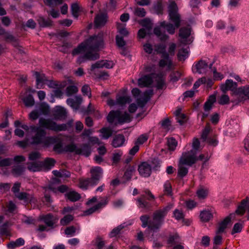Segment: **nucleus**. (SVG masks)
Here are the masks:
<instances>
[{
	"instance_id": "412c9836",
	"label": "nucleus",
	"mask_w": 249,
	"mask_h": 249,
	"mask_svg": "<svg viewBox=\"0 0 249 249\" xmlns=\"http://www.w3.org/2000/svg\"><path fill=\"white\" fill-rule=\"evenodd\" d=\"M152 74L145 75L140 78L138 80V83L141 87H148L153 82V78L151 76Z\"/></svg>"
},
{
	"instance_id": "4d7b16f0",
	"label": "nucleus",
	"mask_w": 249,
	"mask_h": 249,
	"mask_svg": "<svg viewBox=\"0 0 249 249\" xmlns=\"http://www.w3.org/2000/svg\"><path fill=\"white\" fill-rule=\"evenodd\" d=\"M67 103L72 108L78 109V96H75V99L68 98L67 100Z\"/></svg>"
},
{
	"instance_id": "f03ea898",
	"label": "nucleus",
	"mask_w": 249,
	"mask_h": 249,
	"mask_svg": "<svg viewBox=\"0 0 249 249\" xmlns=\"http://www.w3.org/2000/svg\"><path fill=\"white\" fill-rule=\"evenodd\" d=\"M172 208V205H168L162 208L156 210L153 213L151 219L148 214L141 216L140 219L142 222V227H147L150 231L153 232L159 231L164 223L166 216Z\"/></svg>"
},
{
	"instance_id": "c756f323",
	"label": "nucleus",
	"mask_w": 249,
	"mask_h": 249,
	"mask_svg": "<svg viewBox=\"0 0 249 249\" xmlns=\"http://www.w3.org/2000/svg\"><path fill=\"white\" fill-rule=\"evenodd\" d=\"M4 36L5 41L11 43L14 47H18V39L12 34L9 32H6Z\"/></svg>"
},
{
	"instance_id": "cd10ccee",
	"label": "nucleus",
	"mask_w": 249,
	"mask_h": 249,
	"mask_svg": "<svg viewBox=\"0 0 249 249\" xmlns=\"http://www.w3.org/2000/svg\"><path fill=\"white\" fill-rule=\"evenodd\" d=\"M101 134L100 137L105 140L108 139L113 134V130L111 128L108 127H103L99 130Z\"/></svg>"
},
{
	"instance_id": "de8ad7c7",
	"label": "nucleus",
	"mask_w": 249,
	"mask_h": 249,
	"mask_svg": "<svg viewBox=\"0 0 249 249\" xmlns=\"http://www.w3.org/2000/svg\"><path fill=\"white\" fill-rule=\"evenodd\" d=\"M73 216L71 214H67L60 221V224L62 226H66L69 224L73 220Z\"/></svg>"
},
{
	"instance_id": "f3484780",
	"label": "nucleus",
	"mask_w": 249,
	"mask_h": 249,
	"mask_svg": "<svg viewBox=\"0 0 249 249\" xmlns=\"http://www.w3.org/2000/svg\"><path fill=\"white\" fill-rule=\"evenodd\" d=\"M237 84L233 81L232 80L228 79L226 81L225 84L221 86V90L226 93L228 90H231L232 91V94L234 95V91L237 88Z\"/></svg>"
},
{
	"instance_id": "a19ab883",
	"label": "nucleus",
	"mask_w": 249,
	"mask_h": 249,
	"mask_svg": "<svg viewBox=\"0 0 249 249\" xmlns=\"http://www.w3.org/2000/svg\"><path fill=\"white\" fill-rule=\"evenodd\" d=\"M208 192L207 189L201 187L197 190L196 194L199 199H204L207 197Z\"/></svg>"
},
{
	"instance_id": "774afa93",
	"label": "nucleus",
	"mask_w": 249,
	"mask_h": 249,
	"mask_svg": "<svg viewBox=\"0 0 249 249\" xmlns=\"http://www.w3.org/2000/svg\"><path fill=\"white\" fill-rule=\"evenodd\" d=\"M63 148L64 147L63 146L62 143L60 142L54 144L53 147V150L58 154H61L64 152V151H63Z\"/></svg>"
},
{
	"instance_id": "0e129e2a",
	"label": "nucleus",
	"mask_w": 249,
	"mask_h": 249,
	"mask_svg": "<svg viewBox=\"0 0 249 249\" xmlns=\"http://www.w3.org/2000/svg\"><path fill=\"white\" fill-rule=\"evenodd\" d=\"M148 139V136L147 134H142L138 138L135 143L137 144L138 145H139L140 144H142L147 141Z\"/></svg>"
},
{
	"instance_id": "052dcab7",
	"label": "nucleus",
	"mask_w": 249,
	"mask_h": 249,
	"mask_svg": "<svg viewBox=\"0 0 249 249\" xmlns=\"http://www.w3.org/2000/svg\"><path fill=\"white\" fill-rule=\"evenodd\" d=\"M219 104L221 105H227L230 103V98L228 95H222L218 100Z\"/></svg>"
},
{
	"instance_id": "6e6552de",
	"label": "nucleus",
	"mask_w": 249,
	"mask_h": 249,
	"mask_svg": "<svg viewBox=\"0 0 249 249\" xmlns=\"http://www.w3.org/2000/svg\"><path fill=\"white\" fill-rule=\"evenodd\" d=\"M234 96L235 98L232 99L231 102L235 105L249 100V85H246L235 89L234 91Z\"/></svg>"
},
{
	"instance_id": "9b49d317",
	"label": "nucleus",
	"mask_w": 249,
	"mask_h": 249,
	"mask_svg": "<svg viewBox=\"0 0 249 249\" xmlns=\"http://www.w3.org/2000/svg\"><path fill=\"white\" fill-rule=\"evenodd\" d=\"M15 196L20 200L23 201L25 204H36L37 199L32 194L27 193L26 192H20L18 194H15Z\"/></svg>"
},
{
	"instance_id": "4c0bfd02",
	"label": "nucleus",
	"mask_w": 249,
	"mask_h": 249,
	"mask_svg": "<svg viewBox=\"0 0 249 249\" xmlns=\"http://www.w3.org/2000/svg\"><path fill=\"white\" fill-rule=\"evenodd\" d=\"M10 225V222L7 221L0 226V236L9 235L10 232L8 228Z\"/></svg>"
},
{
	"instance_id": "c9c22d12",
	"label": "nucleus",
	"mask_w": 249,
	"mask_h": 249,
	"mask_svg": "<svg viewBox=\"0 0 249 249\" xmlns=\"http://www.w3.org/2000/svg\"><path fill=\"white\" fill-rule=\"evenodd\" d=\"M26 107H31L35 105V100L33 96L29 94L27 96L21 98Z\"/></svg>"
},
{
	"instance_id": "1a4fd4ad",
	"label": "nucleus",
	"mask_w": 249,
	"mask_h": 249,
	"mask_svg": "<svg viewBox=\"0 0 249 249\" xmlns=\"http://www.w3.org/2000/svg\"><path fill=\"white\" fill-rule=\"evenodd\" d=\"M197 161L196 152L194 150L182 153L179 160V162L181 164H184L188 166H192Z\"/></svg>"
},
{
	"instance_id": "5701e85b",
	"label": "nucleus",
	"mask_w": 249,
	"mask_h": 249,
	"mask_svg": "<svg viewBox=\"0 0 249 249\" xmlns=\"http://www.w3.org/2000/svg\"><path fill=\"white\" fill-rule=\"evenodd\" d=\"M42 170L48 171L51 170L55 165V160L53 158H47L44 161H41Z\"/></svg>"
},
{
	"instance_id": "e433bc0d",
	"label": "nucleus",
	"mask_w": 249,
	"mask_h": 249,
	"mask_svg": "<svg viewBox=\"0 0 249 249\" xmlns=\"http://www.w3.org/2000/svg\"><path fill=\"white\" fill-rule=\"evenodd\" d=\"M184 164H181L178 162V176L180 178L185 177L188 173V168L184 166Z\"/></svg>"
},
{
	"instance_id": "72a5a7b5",
	"label": "nucleus",
	"mask_w": 249,
	"mask_h": 249,
	"mask_svg": "<svg viewBox=\"0 0 249 249\" xmlns=\"http://www.w3.org/2000/svg\"><path fill=\"white\" fill-rule=\"evenodd\" d=\"M120 110H111L110 111L107 117V121L109 124H112L115 119L118 121V117L119 116Z\"/></svg>"
},
{
	"instance_id": "e2e57ef3",
	"label": "nucleus",
	"mask_w": 249,
	"mask_h": 249,
	"mask_svg": "<svg viewBox=\"0 0 249 249\" xmlns=\"http://www.w3.org/2000/svg\"><path fill=\"white\" fill-rule=\"evenodd\" d=\"M160 124L163 129L166 130H169L170 126L171 125V122L169 118H166L162 120Z\"/></svg>"
},
{
	"instance_id": "7ed1b4c3",
	"label": "nucleus",
	"mask_w": 249,
	"mask_h": 249,
	"mask_svg": "<svg viewBox=\"0 0 249 249\" xmlns=\"http://www.w3.org/2000/svg\"><path fill=\"white\" fill-rule=\"evenodd\" d=\"M38 124L39 127L35 125L30 126L31 129L35 132H38V129H45L54 132H59L68 130L72 126V121H69L66 124H57L55 122L50 118H40Z\"/></svg>"
},
{
	"instance_id": "ea45409f",
	"label": "nucleus",
	"mask_w": 249,
	"mask_h": 249,
	"mask_svg": "<svg viewBox=\"0 0 249 249\" xmlns=\"http://www.w3.org/2000/svg\"><path fill=\"white\" fill-rule=\"evenodd\" d=\"M135 171V169L134 166H128L126 168L123 178L126 180V181H129L131 179L133 173Z\"/></svg>"
},
{
	"instance_id": "09e8293b",
	"label": "nucleus",
	"mask_w": 249,
	"mask_h": 249,
	"mask_svg": "<svg viewBox=\"0 0 249 249\" xmlns=\"http://www.w3.org/2000/svg\"><path fill=\"white\" fill-rule=\"evenodd\" d=\"M153 9L158 15H162L163 11V6L161 0H158L157 2L154 5Z\"/></svg>"
},
{
	"instance_id": "393cba45",
	"label": "nucleus",
	"mask_w": 249,
	"mask_h": 249,
	"mask_svg": "<svg viewBox=\"0 0 249 249\" xmlns=\"http://www.w3.org/2000/svg\"><path fill=\"white\" fill-rule=\"evenodd\" d=\"M34 75L36 78V88L40 89L45 82L48 81L44 74H40L39 72H35Z\"/></svg>"
},
{
	"instance_id": "c03bdc74",
	"label": "nucleus",
	"mask_w": 249,
	"mask_h": 249,
	"mask_svg": "<svg viewBox=\"0 0 249 249\" xmlns=\"http://www.w3.org/2000/svg\"><path fill=\"white\" fill-rule=\"evenodd\" d=\"M164 194L167 196H172L173 195L172 185L170 182L166 181L163 185Z\"/></svg>"
},
{
	"instance_id": "3c124183",
	"label": "nucleus",
	"mask_w": 249,
	"mask_h": 249,
	"mask_svg": "<svg viewBox=\"0 0 249 249\" xmlns=\"http://www.w3.org/2000/svg\"><path fill=\"white\" fill-rule=\"evenodd\" d=\"M63 151H64V152H75L76 154H78V149L76 145L73 143L67 144L64 146Z\"/></svg>"
},
{
	"instance_id": "8fccbe9b",
	"label": "nucleus",
	"mask_w": 249,
	"mask_h": 249,
	"mask_svg": "<svg viewBox=\"0 0 249 249\" xmlns=\"http://www.w3.org/2000/svg\"><path fill=\"white\" fill-rule=\"evenodd\" d=\"M131 101V99L128 96H119L116 98V104L120 105H124Z\"/></svg>"
},
{
	"instance_id": "864d4df0",
	"label": "nucleus",
	"mask_w": 249,
	"mask_h": 249,
	"mask_svg": "<svg viewBox=\"0 0 249 249\" xmlns=\"http://www.w3.org/2000/svg\"><path fill=\"white\" fill-rule=\"evenodd\" d=\"M69 200L72 202H75L78 200V193L74 191H71L65 195Z\"/></svg>"
},
{
	"instance_id": "6e6d98bb",
	"label": "nucleus",
	"mask_w": 249,
	"mask_h": 249,
	"mask_svg": "<svg viewBox=\"0 0 249 249\" xmlns=\"http://www.w3.org/2000/svg\"><path fill=\"white\" fill-rule=\"evenodd\" d=\"M167 143L169 149L170 151H174L177 146L178 142L175 138L172 137L168 140Z\"/></svg>"
},
{
	"instance_id": "bb28decb",
	"label": "nucleus",
	"mask_w": 249,
	"mask_h": 249,
	"mask_svg": "<svg viewBox=\"0 0 249 249\" xmlns=\"http://www.w3.org/2000/svg\"><path fill=\"white\" fill-rule=\"evenodd\" d=\"M156 88L158 89H162L166 88L165 79L161 73H158L156 77Z\"/></svg>"
},
{
	"instance_id": "f704fd0d",
	"label": "nucleus",
	"mask_w": 249,
	"mask_h": 249,
	"mask_svg": "<svg viewBox=\"0 0 249 249\" xmlns=\"http://www.w3.org/2000/svg\"><path fill=\"white\" fill-rule=\"evenodd\" d=\"M25 167L23 165H17L13 167L12 170V174L15 177L21 175L25 171Z\"/></svg>"
},
{
	"instance_id": "680f3d73",
	"label": "nucleus",
	"mask_w": 249,
	"mask_h": 249,
	"mask_svg": "<svg viewBox=\"0 0 249 249\" xmlns=\"http://www.w3.org/2000/svg\"><path fill=\"white\" fill-rule=\"evenodd\" d=\"M124 228L123 225H120L116 228L113 229L109 234L110 237H113L120 233L121 231Z\"/></svg>"
},
{
	"instance_id": "bf43d9fd",
	"label": "nucleus",
	"mask_w": 249,
	"mask_h": 249,
	"mask_svg": "<svg viewBox=\"0 0 249 249\" xmlns=\"http://www.w3.org/2000/svg\"><path fill=\"white\" fill-rule=\"evenodd\" d=\"M243 228V225L240 223H236L233 227V228L231 231V234L233 235L236 233L240 232Z\"/></svg>"
},
{
	"instance_id": "338daca9",
	"label": "nucleus",
	"mask_w": 249,
	"mask_h": 249,
	"mask_svg": "<svg viewBox=\"0 0 249 249\" xmlns=\"http://www.w3.org/2000/svg\"><path fill=\"white\" fill-rule=\"evenodd\" d=\"M134 13L135 15L142 18L145 17L146 15V11L143 8L137 7L135 9Z\"/></svg>"
},
{
	"instance_id": "37998d69",
	"label": "nucleus",
	"mask_w": 249,
	"mask_h": 249,
	"mask_svg": "<svg viewBox=\"0 0 249 249\" xmlns=\"http://www.w3.org/2000/svg\"><path fill=\"white\" fill-rule=\"evenodd\" d=\"M131 121V119L130 115L125 112L124 114H122L121 111H120L119 116L118 117V123L120 124H123L126 122H130Z\"/></svg>"
},
{
	"instance_id": "69168bd1",
	"label": "nucleus",
	"mask_w": 249,
	"mask_h": 249,
	"mask_svg": "<svg viewBox=\"0 0 249 249\" xmlns=\"http://www.w3.org/2000/svg\"><path fill=\"white\" fill-rule=\"evenodd\" d=\"M78 91L77 87L75 86H69L67 87L66 92L68 96H70L74 93H75Z\"/></svg>"
},
{
	"instance_id": "f257e3e1",
	"label": "nucleus",
	"mask_w": 249,
	"mask_h": 249,
	"mask_svg": "<svg viewBox=\"0 0 249 249\" xmlns=\"http://www.w3.org/2000/svg\"><path fill=\"white\" fill-rule=\"evenodd\" d=\"M104 45L102 33L90 36L84 42L79 45V54L83 50H88L83 56H79V62L81 63L87 60L94 61L99 59L100 55L97 52L103 48Z\"/></svg>"
},
{
	"instance_id": "6ab92c4d",
	"label": "nucleus",
	"mask_w": 249,
	"mask_h": 249,
	"mask_svg": "<svg viewBox=\"0 0 249 249\" xmlns=\"http://www.w3.org/2000/svg\"><path fill=\"white\" fill-rule=\"evenodd\" d=\"M249 201V197H246L241 200L240 204L237 206V209L234 212V216L237 214L239 216L243 215L246 212V207L247 203Z\"/></svg>"
},
{
	"instance_id": "dca6fc26",
	"label": "nucleus",
	"mask_w": 249,
	"mask_h": 249,
	"mask_svg": "<svg viewBox=\"0 0 249 249\" xmlns=\"http://www.w3.org/2000/svg\"><path fill=\"white\" fill-rule=\"evenodd\" d=\"M47 226L51 228H54V225L56 223V219L53 216L52 213H49L46 215L41 216L40 218Z\"/></svg>"
},
{
	"instance_id": "2eb2a0df",
	"label": "nucleus",
	"mask_w": 249,
	"mask_h": 249,
	"mask_svg": "<svg viewBox=\"0 0 249 249\" xmlns=\"http://www.w3.org/2000/svg\"><path fill=\"white\" fill-rule=\"evenodd\" d=\"M107 16L105 13L97 14L94 18V26L96 28H100L105 25L107 21Z\"/></svg>"
},
{
	"instance_id": "a211bd4d",
	"label": "nucleus",
	"mask_w": 249,
	"mask_h": 249,
	"mask_svg": "<svg viewBox=\"0 0 249 249\" xmlns=\"http://www.w3.org/2000/svg\"><path fill=\"white\" fill-rule=\"evenodd\" d=\"M67 116L66 110L63 107L57 106L53 111V116L56 120H65Z\"/></svg>"
},
{
	"instance_id": "9d476101",
	"label": "nucleus",
	"mask_w": 249,
	"mask_h": 249,
	"mask_svg": "<svg viewBox=\"0 0 249 249\" xmlns=\"http://www.w3.org/2000/svg\"><path fill=\"white\" fill-rule=\"evenodd\" d=\"M91 178H89L91 181L92 186H95L97 185L102 178L103 170L99 166H96L90 169Z\"/></svg>"
},
{
	"instance_id": "aec40b11",
	"label": "nucleus",
	"mask_w": 249,
	"mask_h": 249,
	"mask_svg": "<svg viewBox=\"0 0 249 249\" xmlns=\"http://www.w3.org/2000/svg\"><path fill=\"white\" fill-rule=\"evenodd\" d=\"M82 101V97L79 95V112L83 115H89L91 114L92 111L91 104L89 103L86 107L81 105Z\"/></svg>"
},
{
	"instance_id": "4be33fe9",
	"label": "nucleus",
	"mask_w": 249,
	"mask_h": 249,
	"mask_svg": "<svg viewBox=\"0 0 249 249\" xmlns=\"http://www.w3.org/2000/svg\"><path fill=\"white\" fill-rule=\"evenodd\" d=\"M125 142V138L122 134H119L115 135L112 141L111 144L114 148L119 147L122 146Z\"/></svg>"
},
{
	"instance_id": "c85d7f7f",
	"label": "nucleus",
	"mask_w": 249,
	"mask_h": 249,
	"mask_svg": "<svg viewBox=\"0 0 249 249\" xmlns=\"http://www.w3.org/2000/svg\"><path fill=\"white\" fill-rule=\"evenodd\" d=\"M37 20L40 27L46 28L53 26V21L49 18L46 19L42 16H40Z\"/></svg>"
},
{
	"instance_id": "f8f14e48",
	"label": "nucleus",
	"mask_w": 249,
	"mask_h": 249,
	"mask_svg": "<svg viewBox=\"0 0 249 249\" xmlns=\"http://www.w3.org/2000/svg\"><path fill=\"white\" fill-rule=\"evenodd\" d=\"M138 170L140 175L144 178L150 177L152 173L151 166L146 161L141 162L138 166Z\"/></svg>"
},
{
	"instance_id": "49530a36",
	"label": "nucleus",
	"mask_w": 249,
	"mask_h": 249,
	"mask_svg": "<svg viewBox=\"0 0 249 249\" xmlns=\"http://www.w3.org/2000/svg\"><path fill=\"white\" fill-rule=\"evenodd\" d=\"M191 35V30L189 28L186 27H182L179 29V36L181 38H187Z\"/></svg>"
},
{
	"instance_id": "2f4dec72",
	"label": "nucleus",
	"mask_w": 249,
	"mask_h": 249,
	"mask_svg": "<svg viewBox=\"0 0 249 249\" xmlns=\"http://www.w3.org/2000/svg\"><path fill=\"white\" fill-rule=\"evenodd\" d=\"M91 152V146L89 144H84L79 148V155L89 157Z\"/></svg>"
},
{
	"instance_id": "a878e982",
	"label": "nucleus",
	"mask_w": 249,
	"mask_h": 249,
	"mask_svg": "<svg viewBox=\"0 0 249 249\" xmlns=\"http://www.w3.org/2000/svg\"><path fill=\"white\" fill-rule=\"evenodd\" d=\"M196 72L198 73H205L208 68V63L204 60H200L195 65Z\"/></svg>"
},
{
	"instance_id": "603ef678",
	"label": "nucleus",
	"mask_w": 249,
	"mask_h": 249,
	"mask_svg": "<svg viewBox=\"0 0 249 249\" xmlns=\"http://www.w3.org/2000/svg\"><path fill=\"white\" fill-rule=\"evenodd\" d=\"M103 62L104 60H100L97 61L94 64H93L91 66L90 71H92L94 74H96V72L98 71L96 69L103 68Z\"/></svg>"
},
{
	"instance_id": "4468645a",
	"label": "nucleus",
	"mask_w": 249,
	"mask_h": 249,
	"mask_svg": "<svg viewBox=\"0 0 249 249\" xmlns=\"http://www.w3.org/2000/svg\"><path fill=\"white\" fill-rule=\"evenodd\" d=\"M108 201L107 200V198L101 201L100 202L98 203L96 205L94 206L89 208V209L84 211L83 213L82 214L81 216H87L91 214L95 211L98 210L99 209L105 206L107 204Z\"/></svg>"
},
{
	"instance_id": "39448f33",
	"label": "nucleus",
	"mask_w": 249,
	"mask_h": 249,
	"mask_svg": "<svg viewBox=\"0 0 249 249\" xmlns=\"http://www.w3.org/2000/svg\"><path fill=\"white\" fill-rule=\"evenodd\" d=\"M47 132L45 129H38L35 135L32 137L31 144L32 145L41 144L44 147H48L52 144L56 142L57 139L53 136H46Z\"/></svg>"
},
{
	"instance_id": "0eeeda50",
	"label": "nucleus",
	"mask_w": 249,
	"mask_h": 249,
	"mask_svg": "<svg viewBox=\"0 0 249 249\" xmlns=\"http://www.w3.org/2000/svg\"><path fill=\"white\" fill-rule=\"evenodd\" d=\"M156 47L157 52L161 54L162 59L159 61V66L161 68L167 66L168 68L170 69L173 62L171 58L169 56V53L166 51V45L164 44L160 43L157 45Z\"/></svg>"
},
{
	"instance_id": "20e7f679",
	"label": "nucleus",
	"mask_w": 249,
	"mask_h": 249,
	"mask_svg": "<svg viewBox=\"0 0 249 249\" xmlns=\"http://www.w3.org/2000/svg\"><path fill=\"white\" fill-rule=\"evenodd\" d=\"M169 19L174 23L173 25L164 21L160 23V26L165 29L167 32L171 35L175 33V30L180 26L181 17L178 13V7L175 1L171 2L168 6Z\"/></svg>"
},
{
	"instance_id": "423d86ee",
	"label": "nucleus",
	"mask_w": 249,
	"mask_h": 249,
	"mask_svg": "<svg viewBox=\"0 0 249 249\" xmlns=\"http://www.w3.org/2000/svg\"><path fill=\"white\" fill-rule=\"evenodd\" d=\"M143 193V194L141 195L136 199L137 206L140 209H143L147 211H149L151 210L152 206L147 200L149 201L154 200L155 197L148 189L144 190Z\"/></svg>"
},
{
	"instance_id": "5fc2aeb1",
	"label": "nucleus",
	"mask_w": 249,
	"mask_h": 249,
	"mask_svg": "<svg viewBox=\"0 0 249 249\" xmlns=\"http://www.w3.org/2000/svg\"><path fill=\"white\" fill-rule=\"evenodd\" d=\"M211 128L210 126V125L209 123H207L204 128V129L203 130L202 134H201V139L203 140V141H206L207 139V138L210 132L211 131Z\"/></svg>"
},
{
	"instance_id": "473e14b6",
	"label": "nucleus",
	"mask_w": 249,
	"mask_h": 249,
	"mask_svg": "<svg viewBox=\"0 0 249 249\" xmlns=\"http://www.w3.org/2000/svg\"><path fill=\"white\" fill-rule=\"evenodd\" d=\"M216 101L215 96L211 95L207 101L204 103V109L205 112H209L212 109L213 105Z\"/></svg>"
},
{
	"instance_id": "58836bf2",
	"label": "nucleus",
	"mask_w": 249,
	"mask_h": 249,
	"mask_svg": "<svg viewBox=\"0 0 249 249\" xmlns=\"http://www.w3.org/2000/svg\"><path fill=\"white\" fill-rule=\"evenodd\" d=\"M91 183L89 178L79 179V187L83 190H87L89 186H92Z\"/></svg>"
},
{
	"instance_id": "b1692460",
	"label": "nucleus",
	"mask_w": 249,
	"mask_h": 249,
	"mask_svg": "<svg viewBox=\"0 0 249 249\" xmlns=\"http://www.w3.org/2000/svg\"><path fill=\"white\" fill-rule=\"evenodd\" d=\"M27 169L31 172H35L40 171L42 170L41 161L36 162H28Z\"/></svg>"
},
{
	"instance_id": "7c9ffc66",
	"label": "nucleus",
	"mask_w": 249,
	"mask_h": 249,
	"mask_svg": "<svg viewBox=\"0 0 249 249\" xmlns=\"http://www.w3.org/2000/svg\"><path fill=\"white\" fill-rule=\"evenodd\" d=\"M199 217L201 221L207 222L213 218V215L210 211L205 210L201 211Z\"/></svg>"
},
{
	"instance_id": "a18cd8bd",
	"label": "nucleus",
	"mask_w": 249,
	"mask_h": 249,
	"mask_svg": "<svg viewBox=\"0 0 249 249\" xmlns=\"http://www.w3.org/2000/svg\"><path fill=\"white\" fill-rule=\"evenodd\" d=\"M94 242L96 249H104L106 242L101 237L98 236L95 238Z\"/></svg>"
},
{
	"instance_id": "13d9d810",
	"label": "nucleus",
	"mask_w": 249,
	"mask_h": 249,
	"mask_svg": "<svg viewBox=\"0 0 249 249\" xmlns=\"http://www.w3.org/2000/svg\"><path fill=\"white\" fill-rule=\"evenodd\" d=\"M38 109L44 115H47L49 112V106L45 103H40Z\"/></svg>"
},
{
	"instance_id": "79ce46f5",
	"label": "nucleus",
	"mask_w": 249,
	"mask_h": 249,
	"mask_svg": "<svg viewBox=\"0 0 249 249\" xmlns=\"http://www.w3.org/2000/svg\"><path fill=\"white\" fill-rule=\"evenodd\" d=\"M188 48H181L178 50L177 56L178 60L184 61L188 55Z\"/></svg>"
},
{
	"instance_id": "ddd939ff",
	"label": "nucleus",
	"mask_w": 249,
	"mask_h": 249,
	"mask_svg": "<svg viewBox=\"0 0 249 249\" xmlns=\"http://www.w3.org/2000/svg\"><path fill=\"white\" fill-rule=\"evenodd\" d=\"M234 217V213H231L226 217L222 221L219 222L217 225L216 231V234H221L224 232L228 227V225L231 222V218Z\"/></svg>"
}]
</instances>
